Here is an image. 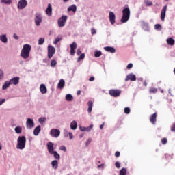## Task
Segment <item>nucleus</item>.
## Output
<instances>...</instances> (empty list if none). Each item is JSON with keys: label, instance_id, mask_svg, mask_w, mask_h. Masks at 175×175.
<instances>
[{"label": "nucleus", "instance_id": "nucleus-3", "mask_svg": "<svg viewBox=\"0 0 175 175\" xmlns=\"http://www.w3.org/2000/svg\"><path fill=\"white\" fill-rule=\"evenodd\" d=\"M27 143V138L25 136H19L17 139L16 148L17 150H24Z\"/></svg>", "mask_w": 175, "mask_h": 175}, {"label": "nucleus", "instance_id": "nucleus-44", "mask_svg": "<svg viewBox=\"0 0 175 175\" xmlns=\"http://www.w3.org/2000/svg\"><path fill=\"white\" fill-rule=\"evenodd\" d=\"M158 91V90H157V88H152L150 89L149 92H150V94H156V92Z\"/></svg>", "mask_w": 175, "mask_h": 175}, {"label": "nucleus", "instance_id": "nucleus-25", "mask_svg": "<svg viewBox=\"0 0 175 175\" xmlns=\"http://www.w3.org/2000/svg\"><path fill=\"white\" fill-rule=\"evenodd\" d=\"M77 11V7L75 4H72V5L68 8V12H73V13H76Z\"/></svg>", "mask_w": 175, "mask_h": 175}, {"label": "nucleus", "instance_id": "nucleus-55", "mask_svg": "<svg viewBox=\"0 0 175 175\" xmlns=\"http://www.w3.org/2000/svg\"><path fill=\"white\" fill-rule=\"evenodd\" d=\"M161 143H163V144H166V143H167V139L166 138H163L161 140Z\"/></svg>", "mask_w": 175, "mask_h": 175}, {"label": "nucleus", "instance_id": "nucleus-15", "mask_svg": "<svg viewBox=\"0 0 175 175\" xmlns=\"http://www.w3.org/2000/svg\"><path fill=\"white\" fill-rule=\"evenodd\" d=\"M129 80H131V81H136V75L132 73L129 74L125 78V81H129Z\"/></svg>", "mask_w": 175, "mask_h": 175}, {"label": "nucleus", "instance_id": "nucleus-40", "mask_svg": "<svg viewBox=\"0 0 175 175\" xmlns=\"http://www.w3.org/2000/svg\"><path fill=\"white\" fill-rule=\"evenodd\" d=\"M43 43H44V38H39V40H38L39 46H42V44H43Z\"/></svg>", "mask_w": 175, "mask_h": 175}, {"label": "nucleus", "instance_id": "nucleus-46", "mask_svg": "<svg viewBox=\"0 0 175 175\" xmlns=\"http://www.w3.org/2000/svg\"><path fill=\"white\" fill-rule=\"evenodd\" d=\"M92 142V139L88 138V139L85 142V146H90Z\"/></svg>", "mask_w": 175, "mask_h": 175}, {"label": "nucleus", "instance_id": "nucleus-17", "mask_svg": "<svg viewBox=\"0 0 175 175\" xmlns=\"http://www.w3.org/2000/svg\"><path fill=\"white\" fill-rule=\"evenodd\" d=\"M70 54L71 55H75V50H76V49H77V44H76V42H72V44H71L70 45Z\"/></svg>", "mask_w": 175, "mask_h": 175}, {"label": "nucleus", "instance_id": "nucleus-37", "mask_svg": "<svg viewBox=\"0 0 175 175\" xmlns=\"http://www.w3.org/2000/svg\"><path fill=\"white\" fill-rule=\"evenodd\" d=\"M51 68H55L57 66V61L55 59H53L51 61Z\"/></svg>", "mask_w": 175, "mask_h": 175}, {"label": "nucleus", "instance_id": "nucleus-43", "mask_svg": "<svg viewBox=\"0 0 175 175\" xmlns=\"http://www.w3.org/2000/svg\"><path fill=\"white\" fill-rule=\"evenodd\" d=\"M120 175H126V170L125 168H122L120 171Z\"/></svg>", "mask_w": 175, "mask_h": 175}, {"label": "nucleus", "instance_id": "nucleus-16", "mask_svg": "<svg viewBox=\"0 0 175 175\" xmlns=\"http://www.w3.org/2000/svg\"><path fill=\"white\" fill-rule=\"evenodd\" d=\"M46 14H47V16H49V17H51V16L53 15V7L50 3L48 4V7L46 10Z\"/></svg>", "mask_w": 175, "mask_h": 175}, {"label": "nucleus", "instance_id": "nucleus-60", "mask_svg": "<svg viewBox=\"0 0 175 175\" xmlns=\"http://www.w3.org/2000/svg\"><path fill=\"white\" fill-rule=\"evenodd\" d=\"M98 168H100V167H105V164H101V165H98Z\"/></svg>", "mask_w": 175, "mask_h": 175}, {"label": "nucleus", "instance_id": "nucleus-64", "mask_svg": "<svg viewBox=\"0 0 175 175\" xmlns=\"http://www.w3.org/2000/svg\"><path fill=\"white\" fill-rule=\"evenodd\" d=\"M2 150V144L0 143V151Z\"/></svg>", "mask_w": 175, "mask_h": 175}, {"label": "nucleus", "instance_id": "nucleus-22", "mask_svg": "<svg viewBox=\"0 0 175 175\" xmlns=\"http://www.w3.org/2000/svg\"><path fill=\"white\" fill-rule=\"evenodd\" d=\"M0 41L1 42V43H8V36L6 34L0 35Z\"/></svg>", "mask_w": 175, "mask_h": 175}, {"label": "nucleus", "instance_id": "nucleus-32", "mask_svg": "<svg viewBox=\"0 0 175 175\" xmlns=\"http://www.w3.org/2000/svg\"><path fill=\"white\" fill-rule=\"evenodd\" d=\"M46 121H47V118H46L45 117H42L38 119V122L41 125H43V124L46 122Z\"/></svg>", "mask_w": 175, "mask_h": 175}, {"label": "nucleus", "instance_id": "nucleus-23", "mask_svg": "<svg viewBox=\"0 0 175 175\" xmlns=\"http://www.w3.org/2000/svg\"><path fill=\"white\" fill-rule=\"evenodd\" d=\"M104 50H105V51H107V53H111L112 54H114V53H116V49L111 46H105L104 47Z\"/></svg>", "mask_w": 175, "mask_h": 175}, {"label": "nucleus", "instance_id": "nucleus-62", "mask_svg": "<svg viewBox=\"0 0 175 175\" xmlns=\"http://www.w3.org/2000/svg\"><path fill=\"white\" fill-rule=\"evenodd\" d=\"M77 94L78 95H80V94H81V92L80 90H78L77 92Z\"/></svg>", "mask_w": 175, "mask_h": 175}, {"label": "nucleus", "instance_id": "nucleus-19", "mask_svg": "<svg viewBox=\"0 0 175 175\" xmlns=\"http://www.w3.org/2000/svg\"><path fill=\"white\" fill-rule=\"evenodd\" d=\"M14 132H15V133H16V135H20V134L23 133V126H21L20 125H17L14 128Z\"/></svg>", "mask_w": 175, "mask_h": 175}, {"label": "nucleus", "instance_id": "nucleus-31", "mask_svg": "<svg viewBox=\"0 0 175 175\" xmlns=\"http://www.w3.org/2000/svg\"><path fill=\"white\" fill-rule=\"evenodd\" d=\"M66 100H67V102H72V100H73V96L70 94H66Z\"/></svg>", "mask_w": 175, "mask_h": 175}, {"label": "nucleus", "instance_id": "nucleus-2", "mask_svg": "<svg viewBox=\"0 0 175 175\" xmlns=\"http://www.w3.org/2000/svg\"><path fill=\"white\" fill-rule=\"evenodd\" d=\"M46 147L48 152L49 154H50V155H53L55 159H57L58 161L61 159V156L59 155V154H58L57 151L54 150V143L51 142H48Z\"/></svg>", "mask_w": 175, "mask_h": 175}, {"label": "nucleus", "instance_id": "nucleus-59", "mask_svg": "<svg viewBox=\"0 0 175 175\" xmlns=\"http://www.w3.org/2000/svg\"><path fill=\"white\" fill-rule=\"evenodd\" d=\"M94 80H95V77H91L89 79V81H94Z\"/></svg>", "mask_w": 175, "mask_h": 175}, {"label": "nucleus", "instance_id": "nucleus-45", "mask_svg": "<svg viewBox=\"0 0 175 175\" xmlns=\"http://www.w3.org/2000/svg\"><path fill=\"white\" fill-rule=\"evenodd\" d=\"M124 113L126 114H129V113H131V109H129V107L124 108Z\"/></svg>", "mask_w": 175, "mask_h": 175}, {"label": "nucleus", "instance_id": "nucleus-11", "mask_svg": "<svg viewBox=\"0 0 175 175\" xmlns=\"http://www.w3.org/2000/svg\"><path fill=\"white\" fill-rule=\"evenodd\" d=\"M109 94L111 95V96H114V98H117V96H120V95H121V90H109Z\"/></svg>", "mask_w": 175, "mask_h": 175}, {"label": "nucleus", "instance_id": "nucleus-38", "mask_svg": "<svg viewBox=\"0 0 175 175\" xmlns=\"http://www.w3.org/2000/svg\"><path fill=\"white\" fill-rule=\"evenodd\" d=\"M84 58H85V54L82 53L80 55V57H78L77 62H80V61L83 60Z\"/></svg>", "mask_w": 175, "mask_h": 175}, {"label": "nucleus", "instance_id": "nucleus-1", "mask_svg": "<svg viewBox=\"0 0 175 175\" xmlns=\"http://www.w3.org/2000/svg\"><path fill=\"white\" fill-rule=\"evenodd\" d=\"M31 50H32V46L29 44H24L21 49L20 56L22 57L23 59H28Z\"/></svg>", "mask_w": 175, "mask_h": 175}, {"label": "nucleus", "instance_id": "nucleus-57", "mask_svg": "<svg viewBox=\"0 0 175 175\" xmlns=\"http://www.w3.org/2000/svg\"><path fill=\"white\" fill-rule=\"evenodd\" d=\"M77 55H80L82 54V53H81V50H80V49H79L77 50Z\"/></svg>", "mask_w": 175, "mask_h": 175}, {"label": "nucleus", "instance_id": "nucleus-56", "mask_svg": "<svg viewBox=\"0 0 175 175\" xmlns=\"http://www.w3.org/2000/svg\"><path fill=\"white\" fill-rule=\"evenodd\" d=\"M91 33L92 35H95V33H96V30H95V29H92Z\"/></svg>", "mask_w": 175, "mask_h": 175}, {"label": "nucleus", "instance_id": "nucleus-6", "mask_svg": "<svg viewBox=\"0 0 175 175\" xmlns=\"http://www.w3.org/2000/svg\"><path fill=\"white\" fill-rule=\"evenodd\" d=\"M66 20H68V16L63 15L61 18H59L57 21L58 27L59 28H62V27H65L66 24Z\"/></svg>", "mask_w": 175, "mask_h": 175}, {"label": "nucleus", "instance_id": "nucleus-61", "mask_svg": "<svg viewBox=\"0 0 175 175\" xmlns=\"http://www.w3.org/2000/svg\"><path fill=\"white\" fill-rule=\"evenodd\" d=\"M103 126H105V123H103V124L100 126V129H103Z\"/></svg>", "mask_w": 175, "mask_h": 175}, {"label": "nucleus", "instance_id": "nucleus-9", "mask_svg": "<svg viewBox=\"0 0 175 175\" xmlns=\"http://www.w3.org/2000/svg\"><path fill=\"white\" fill-rule=\"evenodd\" d=\"M54 54H55V48L52 45L48 46V58H53L54 56Z\"/></svg>", "mask_w": 175, "mask_h": 175}, {"label": "nucleus", "instance_id": "nucleus-35", "mask_svg": "<svg viewBox=\"0 0 175 175\" xmlns=\"http://www.w3.org/2000/svg\"><path fill=\"white\" fill-rule=\"evenodd\" d=\"M100 55H102V51H95V52H94V57L96 58H99V57H100Z\"/></svg>", "mask_w": 175, "mask_h": 175}, {"label": "nucleus", "instance_id": "nucleus-4", "mask_svg": "<svg viewBox=\"0 0 175 175\" xmlns=\"http://www.w3.org/2000/svg\"><path fill=\"white\" fill-rule=\"evenodd\" d=\"M131 17V10L129 7H126L122 10V16L120 19L121 23H128Z\"/></svg>", "mask_w": 175, "mask_h": 175}, {"label": "nucleus", "instance_id": "nucleus-12", "mask_svg": "<svg viewBox=\"0 0 175 175\" xmlns=\"http://www.w3.org/2000/svg\"><path fill=\"white\" fill-rule=\"evenodd\" d=\"M109 21L112 25L116 23V14L114 12L110 11L109 13Z\"/></svg>", "mask_w": 175, "mask_h": 175}, {"label": "nucleus", "instance_id": "nucleus-14", "mask_svg": "<svg viewBox=\"0 0 175 175\" xmlns=\"http://www.w3.org/2000/svg\"><path fill=\"white\" fill-rule=\"evenodd\" d=\"M9 81L11 85L13 84L14 85H17V84L20 83V77H16L12 78L11 79H10Z\"/></svg>", "mask_w": 175, "mask_h": 175}, {"label": "nucleus", "instance_id": "nucleus-5", "mask_svg": "<svg viewBox=\"0 0 175 175\" xmlns=\"http://www.w3.org/2000/svg\"><path fill=\"white\" fill-rule=\"evenodd\" d=\"M43 21V16L40 12H36L34 14V23L36 27L40 26L42 22Z\"/></svg>", "mask_w": 175, "mask_h": 175}, {"label": "nucleus", "instance_id": "nucleus-29", "mask_svg": "<svg viewBox=\"0 0 175 175\" xmlns=\"http://www.w3.org/2000/svg\"><path fill=\"white\" fill-rule=\"evenodd\" d=\"M65 87V81L64 79H60L59 82L58 83V88L62 90Z\"/></svg>", "mask_w": 175, "mask_h": 175}, {"label": "nucleus", "instance_id": "nucleus-54", "mask_svg": "<svg viewBox=\"0 0 175 175\" xmlns=\"http://www.w3.org/2000/svg\"><path fill=\"white\" fill-rule=\"evenodd\" d=\"M68 136L70 137V140H72L73 139V133L69 132L68 133Z\"/></svg>", "mask_w": 175, "mask_h": 175}, {"label": "nucleus", "instance_id": "nucleus-18", "mask_svg": "<svg viewBox=\"0 0 175 175\" xmlns=\"http://www.w3.org/2000/svg\"><path fill=\"white\" fill-rule=\"evenodd\" d=\"M42 131V126L40 125L37 126L33 130L34 136H39V133Z\"/></svg>", "mask_w": 175, "mask_h": 175}, {"label": "nucleus", "instance_id": "nucleus-36", "mask_svg": "<svg viewBox=\"0 0 175 175\" xmlns=\"http://www.w3.org/2000/svg\"><path fill=\"white\" fill-rule=\"evenodd\" d=\"M3 77H5V72H3V70L0 68V81L3 80Z\"/></svg>", "mask_w": 175, "mask_h": 175}, {"label": "nucleus", "instance_id": "nucleus-41", "mask_svg": "<svg viewBox=\"0 0 175 175\" xmlns=\"http://www.w3.org/2000/svg\"><path fill=\"white\" fill-rule=\"evenodd\" d=\"M59 150H60V151H64V152H66V151H67L66 146H59Z\"/></svg>", "mask_w": 175, "mask_h": 175}, {"label": "nucleus", "instance_id": "nucleus-48", "mask_svg": "<svg viewBox=\"0 0 175 175\" xmlns=\"http://www.w3.org/2000/svg\"><path fill=\"white\" fill-rule=\"evenodd\" d=\"M5 102H6V99L0 98V106H2Z\"/></svg>", "mask_w": 175, "mask_h": 175}, {"label": "nucleus", "instance_id": "nucleus-7", "mask_svg": "<svg viewBox=\"0 0 175 175\" xmlns=\"http://www.w3.org/2000/svg\"><path fill=\"white\" fill-rule=\"evenodd\" d=\"M28 5V1L27 0H19L17 4V8L20 10H23V9H25L27 5Z\"/></svg>", "mask_w": 175, "mask_h": 175}, {"label": "nucleus", "instance_id": "nucleus-53", "mask_svg": "<svg viewBox=\"0 0 175 175\" xmlns=\"http://www.w3.org/2000/svg\"><path fill=\"white\" fill-rule=\"evenodd\" d=\"M79 129L81 131V132H85L86 127L79 126Z\"/></svg>", "mask_w": 175, "mask_h": 175}, {"label": "nucleus", "instance_id": "nucleus-28", "mask_svg": "<svg viewBox=\"0 0 175 175\" xmlns=\"http://www.w3.org/2000/svg\"><path fill=\"white\" fill-rule=\"evenodd\" d=\"M10 85H12L10 81H6L2 86V90H8Z\"/></svg>", "mask_w": 175, "mask_h": 175}, {"label": "nucleus", "instance_id": "nucleus-58", "mask_svg": "<svg viewBox=\"0 0 175 175\" xmlns=\"http://www.w3.org/2000/svg\"><path fill=\"white\" fill-rule=\"evenodd\" d=\"M120 152H116V153H115V157H116V158H118V157H120Z\"/></svg>", "mask_w": 175, "mask_h": 175}, {"label": "nucleus", "instance_id": "nucleus-34", "mask_svg": "<svg viewBox=\"0 0 175 175\" xmlns=\"http://www.w3.org/2000/svg\"><path fill=\"white\" fill-rule=\"evenodd\" d=\"M1 3H4V5H11L12 0H0Z\"/></svg>", "mask_w": 175, "mask_h": 175}, {"label": "nucleus", "instance_id": "nucleus-39", "mask_svg": "<svg viewBox=\"0 0 175 175\" xmlns=\"http://www.w3.org/2000/svg\"><path fill=\"white\" fill-rule=\"evenodd\" d=\"M144 3L146 6H152V2L148 0H144Z\"/></svg>", "mask_w": 175, "mask_h": 175}, {"label": "nucleus", "instance_id": "nucleus-42", "mask_svg": "<svg viewBox=\"0 0 175 175\" xmlns=\"http://www.w3.org/2000/svg\"><path fill=\"white\" fill-rule=\"evenodd\" d=\"M92 128H94V124H90L89 126L86 127L85 132H91Z\"/></svg>", "mask_w": 175, "mask_h": 175}, {"label": "nucleus", "instance_id": "nucleus-33", "mask_svg": "<svg viewBox=\"0 0 175 175\" xmlns=\"http://www.w3.org/2000/svg\"><path fill=\"white\" fill-rule=\"evenodd\" d=\"M61 40H62V36H58L53 41V44H57V43H58V42H61Z\"/></svg>", "mask_w": 175, "mask_h": 175}, {"label": "nucleus", "instance_id": "nucleus-26", "mask_svg": "<svg viewBox=\"0 0 175 175\" xmlns=\"http://www.w3.org/2000/svg\"><path fill=\"white\" fill-rule=\"evenodd\" d=\"M70 129H72V131H76V129H77V122H76L75 120L72 121L70 122Z\"/></svg>", "mask_w": 175, "mask_h": 175}, {"label": "nucleus", "instance_id": "nucleus-8", "mask_svg": "<svg viewBox=\"0 0 175 175\" xmlns=\"http://www.w3.org/2000/svg\"><path fill=\"white\" fill-rule=\"evenodd\" d=\"M26 128L27 129H32V128H35V122H33V119L29 118L27 119Z\"/></svg>", "mask_w": 175, "mask_h": 175}, {"label": "nucleus", "instance_id": "nucleus-52", "mask_svg": "<svg viewBox=\"0 0 175 175\" xmlns=\"http://www.w3.org/2000/svg\"><path fill=\"white\" fill-rule=\"evenodd\" d=\"M13 38L14 39H16V40H18V39H20V37H18L16 33L13 34Z\"/></svg>", "mask_w": 175, "mask_h": 175}, {"label": "nucleus", "instance_id": "nucleus-47", "mask_svg": "<svg viewBox=\"0 0 175 175\" xmlns=\"http://www.w3.org/2000/svg\"><path fill=\"white\" fill-rule=\"evenodd\" d=\"M64 137H69V132H68V131H66V130H64Z\"/></svg>", "mask_w": 175, "mask_h": 175}, {"label": "nucleus", "instance_id": "nucleus-10", "mask_svg": "<svg viewBox=\"0 0 175 175\" xmlns=\"http://www.w3.org/2000/svg\"><path fill=\"white\" fill-rule=\"evenodd\" d=\"M50 135L51 137H59L61 131L57 129H51L50 131Z\"/></svg>", "mask_w": 175, "mask_h": 175}, {"label": "nucleus", "instance_id": "nucleus-63", "mask_svg": "<svg viewBox=\"0 0 175 175\" xmlns=\"http://www.w3.org/2000/svg\"><path fill=\"white\" fill-rule=\"evenodd\" d=\"M144 85L145 87H147V82H146V81H144Z\"/></svg>", "mask_w": 175, "mask_h": 175}, {"label": "nucleus", "instance_id": "nucleus-27", "mask_svg": "<svg viewBox=\"0 0 175 175\" xmlns=\"http://www.w3.org/2000/svg\"><path fill=\"white\" fill-rule=\"evenodd\" d=\"M51 165L52 166V169H54V170H57L58 169V161L53 160L51 161Z\"/></svg>", "mask_w": 175, "mask_h": 175}, {"label": "nucleus", "instance_id": "nucleus-50", "mask_svg": "<svg viewBox=\"0 0 175 175\" xmlns=\"http://www.w3.org/2000/svg\"><path fill=\"white\" fill-rule=\"evenodd\" d=\"M161 25H159V24H156L154 25V29H161Z\"/></svg>", "mask_w": 175, "mask_h": 175}, {"label": "nucleus", "instance_id": "nucleus-20", "mask_svg": "<svg viewBox=\"0 0 175 175\" xmlns=\"http://www.w3.org/2000/svg\"><path fill=\"white\" fill-rule=\"evenodd\" d=\"M40 91L41 92V94H47V88L46 87V85L44 84H41L40 85Z\"/></svg>", "mask_w": 175, "mask_h": 175}, {"label": "nucleus", "instance_id": "nucleus-49", "mask_svg": "<svg viewBox=\"0 0 175 175\" xmlns=\"http://www.w3.org/2000/svg\"><path fill=\"white\" fill-rule=\"evenodd\" d=\"M133 68V64L132 63H129L127 66H126V68L127 69H132Z\"/></svg>", "mask_w": 175, "mask_h": 175}, {"label": "nucleus", "instance_id": "nucleus-24", "mask_svg": "<svg viewBox=\"0 0 175 175\" xmlns=\"http://www.w3.org/2000/svg\"><path fill=\"white\" fill-rule=\"evenodd\" d=\"M166 42L168 44V46H174L175 44V40L172 37L167 38Z\"/></svg>", "mask_w": 175, "mask_h": 175}, {"label": "nucleus", "instance_id": "nucleus-13", "mask_svg": "<svg viewBox=\"0 0 175 175\" xmlns=\"http://www.w3.org/2000/svg\"><path fill=\"white\" fill-rule=\"evenodd\" d=\"M167 9V5H165L161 12V21H165V17H166V10Z\"/></svg>", "mask_w": 175, "mask_h": 175}, {"label": "nucleus", "instance_id": "nucleus-21", "mask_svg": "<svg viewBox=\"0 0 175 175\" xmlns=\"http://www.w3.org/2000/svg\"><path fill=\"white\" fill-rule=\"evenodd\" d=\"M150 121L153 125H155V122H157V113H154L150 116Z\"/></svg>", "mask_w": 175, "mask_h": 175}, {"label": "nucleus", "instance_id": "nucleus-30", "mask_svg": "<svg viewBox=\"0 0 175 175\" xmlns=\"http://www.w3.org/2000/svg\"><path fill=\"white\" fill-rule=\"evenodd\" d=\"M88 112L91 113V111H92V107L94 106V103H92V101H88Z\"/></svg>", "mask_w": 175, "mask_h": 175}, {"label": "nucleus", "instance_id": "nucleus-51", "mask_svg": "<svg viewBox=\"0 0 175 175\" xmlns=\"http://www.w3.org/2000/svg\"><path fill=\"white\" fill-rule=\"evenodd\" d=\"M116 167H117L118 169H120V167H121V165H120V162L117 161L115 163Z\"/></svg>", "mask_w": 175, "mask_h": 175}]
</instances>
